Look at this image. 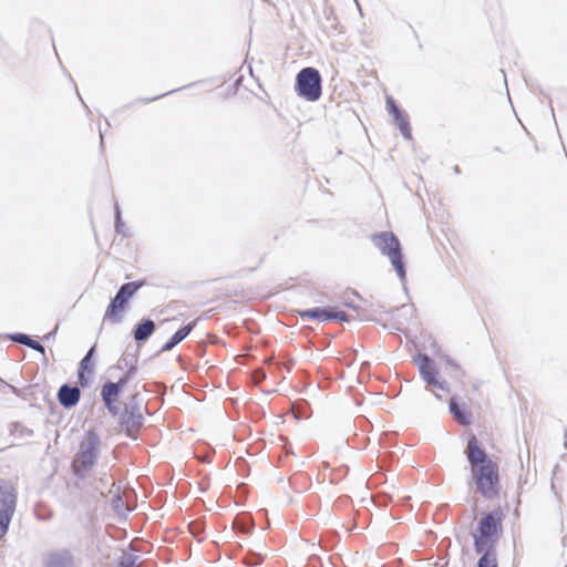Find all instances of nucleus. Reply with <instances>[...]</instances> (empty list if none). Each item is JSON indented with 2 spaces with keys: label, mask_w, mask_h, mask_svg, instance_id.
<instances>
[{
  "label": "nucleus",
  "mask_w": 567,
  "mask_h": 567,
  "mask_svg": "<svg viewBox=\"0 0 567 567\" xmlns=\"http://www.w3.org/2000/svg\"><path fill=\"white\" fill-rule=\"evenodd\" d=\"M464 455L477 492L486 499L497 498L501 489L499 467L481 445L476 435L472 434L468 437Z\"/></svg>",
  "instance_id": "nucleus-1"
},
{
  "label": "nucleus",
  "mask_w": 567,
  "mask_h": 567,
  "mask_svg": "<svg viewBox=\"0 0 567 567\" xmlns=\"http://www.w3.org/2000/svg\"><path fill=\"white\" fill-rule=\"evenodd\" d=\"M102 441L94 429H89L79 444V450L71 462L72 473L75 477L83 480L95 466L101 453Z\"/></svg>",
  "instance_id": "nucleus-2"
},
{
  "label": "nucleus",
  "mask_w": 567,
  "mask_h": 567,
  "mask_svg": "<svg viewBox=\"0 0 567 567\" xmlns=\"http://www.w3.org/2000/svg\"><path fill=\"white\" fill-rule=\"evenodd\" d=\"M503 518L504 514L501 508L482 514L475 530L472 533L476 553L486 548H496L503 534Z\"/></svg>",
  "instance_id": "nucleus-3"
},
{
  "label": "nucleus",
  "mask_w": 567,
  "mask_h": 567,
  "mask_svg": "<svg viewBox=\"0 0 567 567\" xmlns=\"http://www.w3.org/2000/svg\"><path fill=\"white\" fill-rule=\"evenodd\" d=\"M373 245L386 256L403 285L406 280V265L402 251V245L393 231H380L372 235Z\"/></svg>",
  "instance_id": "nucleus-4"
},
{
  "label": "nucleus",
  "mask_w": 567,
  "mask_h": 567,
  "mask_svg": "<svg viewBox=\"0 0 567 567\" xmlns=\"http://www.w3.org/2000/svg\"><path fill=\"white\" fill-rule=\"evenodd\" d=\"M142 403L143 398L141 393L135 392L130 395L122 411L117 414L118 426L124 434L132 440H137L145 423V417L142 413Z\"/></svg>",
  "instance_id": "nucleus-5"
},
{
  "label": "nucleus",
  "mask_w": 567,
  "mask_h": 567,
  "mask_svg": "<svg viewBox=\"0 0 567 567\" xmlns=\"http://www.w3.org/2000/svg\"><path fill=\"white\" fill-rule=\"evenodd\" d=\"M144 286V281H128L117 289L114 297L111 298L106 307L103 320L111 323H120L123 320L125 311L130 307L131 299Z\"/></svg>",
  "instance_id": "nucleus-6"
},
{
  "label": "nucleus",
  "mask_w": 567,
  "mask_h": 567,
  "mask_svg": "<svg viewBox=\"0 0 567 567\" xmlns=\"http://www.w3.org/2000/svg\"><path fill=\"white\" fill-rule=\"evenodd\" d=\"M295 89L297 94L309 102H316L322 93V78L312 66L301 69L296 76Z\"/></svg>",
  "instance_id": "nucleus-7"
},
{
  "label": "nucleus",
  "mask_w": 567,
  "mask_h": 567,
  "mask_svg": "<svg viewBox=\"0 0 567 567\" xmlns=\"http://www.w3.org/2000/svg\"><path fill=\"white\" fill-rule=\"evenodd\" d=\"M16 504L17 495L13 487L4 480H0V538L8 534Z\"/></svg>",
  "instance_id": "nucleus-8"
},
{
  "label": "nucleus",
  "mask_w": 567,
  "mask_h": 567,
  "mask_svg": "<svg viewBox=\"0 0 567 567\" xmlns=\"http://www.w3.org/2000/svg\"><path fill=\"white\" fill-rule=\"evenodd\" d=\"M413 362L416 364L421 378L427 385L443 391L447 389V382L440 379V373L435 362L429 354L417 353L414 355Z\"/></svg>",
  "instance_id": "nucleus-9"
},
{
  "label": "nucleus",
  "mask_w": 567,
  "mask_h": 567,
  "mask_svg": "<svg viewBox=\"0 0 567 567\" xmlns=\"http://www.w3.org/2000/svg\"><path fill=\"white\" fill-rule=\"evenodd\" d=\"M385 104L388 113L392 116L402 136L408 141L412 140V130L406 112L400 109L392 96H386Z\"/></svg>",
  "instance_id": "nucleus-10"
},
{
  "label": "nucleus",
  "mask_w": 567,
  "mask_h": 567,
  "mask_svg": "<svg viewBox=\"0 0 567 567\" xmlns=\"http://www.w3.org/2000/svg\"><path fill=\"white\" fill-rule=\"evenodd\" d=\"M122 393L123 390L120 388V385H116L111 380H107L101 386V399L105 409L112 416H116L120 413L118 401Z\"/></svg>",
  "instance_id": "nucleus-11"
},
{
  "label": "nucleus",
  "mask_w": 567,
  "mask_h": 567,
  "mask_svg": "<svg viewBox=\"0 0 567 567\" xmlns=\"http://www.w3.org/2000/svg\"><path fill=\"white\" fill-rule=\"evenodd\" d=\"M42 567H75V558L69 548L50 550L43 557Z\"/></svg>",
  "instance_id": "nucleus-12"
},
{
  "label": "nucleus",
  "mask_w": 567,
  "mask_h": 567,
  "mask_svg": "<svg viewBox=\"0 0 567 567\" xmlns=\"http://www.w3.org/2000/svg\"><path fill=\"white\" fill-rule=\"evenodd\" d=\"M95 354V346H92L85 355L81 359L78 368V382L82 388H87L91 385L92 379L94 377V358Z\"/></svg>",
  "instance_id": "nucleus-13"
},
{
  "label": "nucleus",
  "mask_w": 567,
  "mask_h": 567,
  "mask_svg": "<svg viewBox=\"0 0 567 567\" xmlns=\"http://www.w3.org/2000/svg\"><path fill=\"white\" fill-rule=\"evenodd\" d=\"M56 399L61 406L64 409H72L78 405L81 399V390L78 385H72L70 383H63L56 393Z\"/></svg>",
  "instance_id": "nucleus-14"
},
{
  "label": "nucleus",
  "mask_w": 567,
  "mask_h": 567,
  "mask_svg": "<svg viewBox=\"0 0 567 567\" xmlns=\"http://www.w3.org/2000/svg\"><path fill=\"white\" fill-rule=\"evenodd\" d=\"M156 331V324L151 318L141 319L133 329V338L137 343H145Z\"/></svg>",
  "instance_id": "nucleus-15"
},
{
  "label": "nucleus",
  "mask_w": 567,
  "mask_h": 567,
  "mask_svg": "<svg viewBox=\"0 0 567 567\" xmlns=\"http://www.w3.org/2000/svg\"><path fill=\"white\" fill-rule=\"evenodd\" d=\"M449 410L460 424L466 426L472 423L471 412L466 409L465 403L460 402L455 396L451 398L449 402Z\"/></svg>",
  "instance_id": "nucleus-16"
},
{
  "label": "nucleus",
  "mask_w": 567,
  "mask_h": 567,
  "mask_svg": "<svg viewBox=\"0 0 567 567\" xmlns=\"http://www.w3.org/2000/svg\"><path fill=\"white\" fill-rule=\"evenodd\" d=\"M332 311V306L324 307H313L309 309L299 310V317L305 320H317L319 322H329L330 321V312Z\"/></svg>",
  "instance_id": "nucleus-17"
},
{
  "label": "nucleus",
  "mask_w": 567,
  "mask_h": 567,
  "mask_svg": "<svg viewBox=\"0 0 567 567\" xmlns=\"http://www.w3.org/2000/svg\"><path fill=\"white\" fill-rule=\"evenodd\" d=\"M7 338L12 342L25 346V347L32 349L33 351H37L43 355L45 354L44 346L40 341L33 339L31 336H29L27 333H23V332L9 333V334H7Z\"/></svg>",
  "instance_id": "nucleus-18"
},
{
  "label": "nucleus",
  "mask_w": 567,
  "mask_h": 567,
  "mask_svg": "<svg viewBox=\"0 0 567 567\" xmlns=\"http://www.w3.org/2000/svg\"><path fill=\"white\" fill-rule=\"evenodd\" d=\"M477 560V567H498L496 558V548H486L482 550Z\"/></svg>",
  "instance_id": "nucleus-19"
},
{
  "label": "nucleus",
  "mask_w": 567,
  "mask_h": 567,
  "mask_svg": "<svg viewBox=\"0 0 567 567\" xmlns=\"http://www.w3.org/2000/svg\"><path fill=\"white\" fill-rule=\"evenodd\" d=\"M114 224H115V231L121 235L122 237H128L130 236V231L127 229V227L124 225L123 223V219H122V213H121V208L118 206V204L115 205V208H114Z\"/></svg>",
  "instance_id": "nucleus-20"
},
{
  "label": "nucleus",
  "mask_w": 567,
  "mask_h": 567,
  "mask_svg": "<svg viewBox=\"0 0 567 567\" xmlns=\"http://www.w3.org/2000/svg\"><path fill=\"white\" fill-rule=\"evenodd\" d=\"M137 560L138 555L134 553L123 551V554L117 558L115 567H137Z\"/></svg>",
  "instance_id": "nucleus-21"
},
{
  "label": "nucleus",
  "mask_w": 567,
  "mask_h": 567,
  "mask_svg": "<svg viewBox=\"0 0 567 567\" xmlns=\"http://www.w3.org/2000/svg\"><path fill=\"white\" fill-rule=\"evenodd\" d=\"M10 434L18 437H31L33 436L34 432L20 422H13L10 425Z\"/></svg>",
  "instance_id": "nucleus-22"
},
{
  "label": "nucleus",
  "mask_w": 567,
  "mask_h": 567,
  "mask_svg": "<svg viewBox=\"0 0 567 567\" xmlns=\"http://www.w3.org/2000/svg\"><path fill=\"white\" fill-rule=\"evenodd\" d=\"M197 324V320H194L192 322H188L184 326H182L177 331L173 333V337L181 343L183 340H185L190 332L194 330V328Z\"/></svg>",
  "instance_id": "nucleus-23"
},
{
  "label": "nucleus",
  "mask_w": 567,
  "mask_h": 567,
  "mask_svg": "<svg viewBox=\"0 0 567 567\" xmlns=\"http://www.w3.org/2000/svg\"><path fill=\"white\" fill-rule=\"evenodd\" d=\"M136 372H137L136 364H131V367L124 372V374L122 377H120L118 380L115 381L114 383L116 385H120V388L124 391L125 386L134 378Z\"/></svg>",
  "instance_id": "nucleus-24"
},
{
  "label": "nucleus",
  "mask_w": 567,
  "mask_h": 567,
  "mask_svg": "<svg viewBox=\"0 0 567 567\" xmlns=\"http://www.w3.org/2000/svg\"><path fill=\"white\" fill-rule=\"evenodd\" d=\"M262 560L264 557L261 554L249 551L244 558V564L248 567H254L260 565Z\"/></svg>",
  "instance_id": "nucleus-25"
},
{
  "label": "nucleus",
  "mask_w": 567,
  "mask_h": 567,
  "mask_svg": "<svg viewBox=\"0 0 567 567\" xmlns=\"http://www.w3.org/2000/svg\"><path fill=\"white\" fill-rule=\"evenodd\" d=\"M195 84H196V83H189V84H187V85L181 86V87H178V89L171 90V91H168V92L162 93V94L156 95V96H153V97H145V99H141L140 101H141V102H143V103H145V104H147V103H151V102L157 101V100H159V99H162V97H164V96H166V95H169V94H172V93H175V92H177V91H181V90H184V89H187V87H192V86H194Z\"/></svg>",
  "instance_id": "nucleus-26"
},
{
  "label": "nucleus",
  "mask_w": 567,
  "mask_h": 567,
  "mask_svg": "<svg viewBox=\"0 0 567 567\" xmlns=\"http://www.w3.org/2000/svg\"><path fill=\"white\" fill-rule=\"evenodd\" d=\"M330 321L348 322L349 316L347 312L339 310L337 307H332L330 312Z\"/></svg>",
  "instance_id": "nucleus-27"
},
{
  "label": "nucleus",
  "mask_w": 567,
  "mask_h": 567,
  "mask_svg": "<svg viewBox=\"0 0 567 567\" xmlns=\"http://www.w3.org/2000/svg\"><path fill=\"white\" fill-rule=\"evenodd\" d=\"M178 343V341L172 336L161 348L158 353L167 352L173 350Z\"/></svg>",
  "instance_id": "nucleus-28"
},
{
  "label": "nucleus",
  "mask_w": 567,
  "mask_h": 567,
  "mask_svg": "<svg viewBox=\"0 0 567 567\" xmlns=\"http://www.w3.org/2000/svg\"><path fill=\"white\" fill-rule=\"evenodd\" d=\"M111 504L115 512H120V509L123 507V499L121 494H115L111 499Z\"/></svg>",
  "instance_id": "nucleus-29"
},
{
  "label": "nucleus",
  "mask_w": 567,
  "mask_h": 567,
  "mask_svg": "<svg viewBox=\"0 0 567 567\" xmlns=\"http://www.w3.org/2000/svg\"><path fill=\"white\" fill-rule=\"evenodd\" d=\"M122 361L125 363V365L127 367V369L131 367V364H135L136 362V359L133 357L131 359H128L127 357H124L122 359Z\"/></svg>",
  "instance_id": "nucleus-30"
},
{
  "label": "nucleus",
  "mask_w": 567,
  "mask_h": 567,
  "mask_svg": "<svg viewBox=\"0 0 567 567\" xmlns=\"http://www.w3.org/2000/svg\"><path fill=\"white\" fill-rule=\"evenodd\" d=\"M56 330H58V327H55V329H54L53 331L49 332V333L44 337V339H45V340H49V339L53 338V337L55 336V333H56Z\"/></svg>",
  "instance_id": "nucleus-31"
},
{
  "label": "nucleus",
  "mask_w": 567,
  "mask_h": 567,
  "mask_svg": "<svg viewBox=\"0 0 567 567\" xmlns=\"http://www.w3.org/2000/svg\"><path fill=\"white\" fill-rule=\"evenodd\" d=\"M344 306L352 309H357V306L353 302H344Z\"/></svg>",
  "instance_id": "nucleus-32"
},
{
  "label": "nucleus",
  "mask_w": 567,
  "mask_h": 567,
  "mask_svg": "<svg viewBox=\"0 0 567 567\" xmlns=\"http://www.w3.org/2000/svg\"><path fill=\"white\" fill-rule=\"evenodd\" d=\"M100 137H101V146H102L104 144V141H103V133L101 130H100Z\"/></svg>",
  "instance_id": "nucleus-33"
},
{
  "label": "nucleus",
  "mask_w": 567,
  "mask_h": 567,
  "mask_svg": "<svg viewBox=\"0 0 567 567\" xmlns=\"http://www.w3.org/2000/svg\"><path fill=\"white\" fill-rule=\"evenodd\" d=\"M453 169H454V173H456V174H458V173H460V167H458L457 165H456V166H454V168H453Z\"/></svg>",
  "instance_id": "nucleus-34"
},
{
  "label": "nucleus",
  "mask_w": 567,
  "mask_h": 567,
  "mask_svg": "<svg viewBox=\"0 0 567 567\" xmlns=\"http://www.w3.org/2000/svg\"><path fill=\"white\" fill-rule=\"evenodd\" d=\"M292 364H293V361H291V362L288 364V367H287L288 371H290V370H291Z\"/></svg>",
  "instance_id": "nucleus-35"
},
{
  "label": "nucleus",
  "mask_w": 567,
  "mask_h": 567,
  "mask_svg": "<svg viewBox=\"0 0 567 567\" xmlns=\"http://www.w3.org/2000/svg\"><path fill=\"white\" fill-rule=\"evenodd\" d=\"M115 368H117V369H122L121 363H117V364L115 365Z\"/></svg>",
  "instance_id": "nucleus-36"
},
{
  "label": "nucleus",
  "mask_w": 567,
  "mask_h": 567,
  "mask_svg": "<svg viewBox=\"0 0 567 567\" xmlns=\"http://www.w3.org/2000/svg\"><path fill=\"white\" fill-rule=\"evenodd\" d=\"M494 150H495L496 152H501V148H499L498 146H496Z\"/></svg>",
  "instance_id": "nucleus-37"
}]
</instances>
